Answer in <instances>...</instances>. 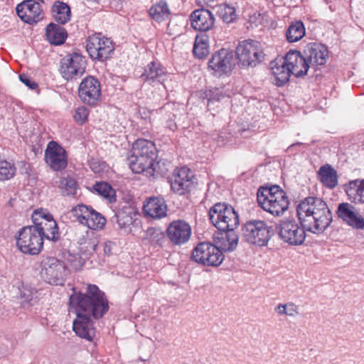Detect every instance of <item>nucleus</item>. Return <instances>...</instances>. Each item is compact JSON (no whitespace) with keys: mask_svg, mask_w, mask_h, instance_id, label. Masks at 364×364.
<instances>
[{"mask_svg":"<svg viewBox=\"0 0 364 364\" xmlns=\"http://www.w3.org/2000/svg\"><path fill=\"white\" fill-rule=\"evenodd\" d=\"M70 304L75 308L77 317L73 321L75 333L89 341L95 336L94 322L109 311V302L105 294L95 284H89L85 294L78 293L70 296Z\"/></svg>","mask_w":364,"mask_h":364,"instance_id":"f257e3e1","label":"nucleus"},{"mask_svg":"<svg viewBox=\"0 0 364 364\" xmlns=\"http://www.w3.org/2000/svg\"><path fill=\"white\" fill-rule=\"evenodd\" d=\"M296 218L300 225L313 234L323 233L333 221L331 210L323 198L307 196L299 201L296 207Z\"/></svg>","mask_w":364,"mask_h":364,"instance_id":"f03ea898","label":"nucleus"},{"mask_svg":"<svg viewBox=\"0 0 364 364\" xmlns=\"http://www.w3.org/2000/svg\"><path fill=\"white\" fill-rule=\"evenodd\" d=\"M157 159L155 144L149 140L137 139L132 146V154L129 158V167L136 173H152L154 161Z\"/></svg>","mask_w":364,"mask_h":364,"instance_id":"7ed1b4c3","label":"nucleus"},{"mask_svg":"<svg viewBox=\"0 0 364 364\" xmlns=\"http://www.w3.org/2000/svg\"><path fill=\"white\" fill-rule=\"evenodd\" d=\"M211 223L218 230L236 228L240 224L239 215L235 208L227 203H217L208 212Z\"/></svg>","mask_w":364,"mask_h":364,"instance_id":"20e7f679","label":"nucleus"},{"mask_svg":"<svg viewBox=\"0 0 364 364\" xmlns=\"http://www.w3.org/2000/svg\"><path fill=\"white\" fill-rule=\"evenodd\" d=\"M41 229L33 225L21 228L15 236L16 245L21 252L24 254L38 255L43 249V237Z\"/></svg>","mask_w":364,"mask_h":364,"instance_id":"39448f33","label":"nucleus"},{"mask_svg":"<svg viewBox=\"0 0 364 364\" xmlns=\"http://www.w3.org/2000/svg\"><path fill=\"white\" fill-rule=\"evenodd\" d=\"M279 237L291 246H299L304 244L308 228L297 223L294 218H285L279 221L276 226Z\"/></svg>","mask_w":364,"mask_h":364,"instance_id":"423d86ee","label":"nucleus"},{"mask_svg":"<svg viewBox=\"0 0 364 364\" xmlns=\"http://www.w3.org/2000/svg\"><path fill=\"white\" fill-rule=\"evenodd\" d=\"M237 64L234 51L221 48L211 55L208 62V69L214 76H229Z\"/></svg>","mask_w":364,"mask_h":364,"instance_id":"0eeeda50","label":"nucleus"},{"mask_svg":"<svg viewBox=\"0 0 364 364\" xmlns=\"http://www.w3.org/2000/svg\"><path fill=\"white\" fill-rule=\"evenodd\" d=\"M234 53L237 64L242 68L256 66L264 60V56L260 43L251 39L240 42Z\"/></svg>","mask_w":364,"mask_h":364,"instance_id":"6e6552de","label":"nucleus"},{"mask_svg":"<svg viewBox=\"0 0 364 364\" xmlns=\"http://www.w3.org/2000/svg\"><path fill=\"white\" fill-rule=\"evenodd\" d=\"M40 267L41 277L50 284L63 285L69 274L64 261L55 257H43Z\"/></svg>","mask_w":364,"mask_h":364,"instance_id":"1a4fd4ad","label":"nucleus"},{"mask_svg":"<svg viewBox=\"0 0 364 364\" xmlns=\"http://www.w3.org/2000/svg\"><path fill=\"white\" fill-rule=\"evenodd\" d=\"M242 238L250 244L259 247L267 245L271 238V227L262 220H252L242 226Z\"/></svg>","mask_w":364,"mask_h":364,"instance_id":"9d476101","label":"nucleus"},{"mask_svg":"<svg viewBox=\"0 0 364 364\" xmlns=\"http://www.w3.org/2000/svg\"><path fill=\"white\" fill-rule=\"evenodd\" d=\"M193 261L211 267H218L224 259V255L218 246L209 242H199L192 250Z\"/></svg>","mask_w":364,"mask_h":364,"instance_id":"9b49d317","label":"nucleus"},{"mask_svg":"<svg viewBox=\"0 0 364 364\" xmlns=\"http://www.w3.org/2000/svg\"><path fill=\"white\" fill-rule=\"evenodd\" d=\"M86 42V50L93 60L104 62L112 57L114 48L109 38L96 33L89 36Z\"/></svg>","mask_w":364,"mask_h":364,"instance_id":"f8f14e48","label":"nucleus"},{"mask_svg":"<svg viewBox=\"0 0 364 364\" xmlns=\"http://www.w3.org/2000/svg\"><path fill=\"white\" fill-rule=\"evenodd\" d=\"M86 65L85 58L80 53H69L60 60V73L66 80H75L85 73Z\"/></svg>","mask_w":364,"mask_h":364,"instance_id":"ddd939ff","label":"nucleus"},{"mask_svg":"<svg viewBox=\"0 0 364 364\" xmlns=\"http://www.w3.org/2000/svg\"><path fill=\"white\" fill-rule=\"evenodd\" d=\"M16 11L21 20L29 25L36 24L44 18L43 9L36 0H23L17 4Z\"/></svg>","mask_w":364,"mask_h":364,"instance_id":"4468645a","label":"nucleus"},{"mask_svg":"<svg viewBox=\"0 0 364 364\" xmlns=\"http://www.w3.org/2000/svg\"><path fill=\"white\" fill-rule=\"evenodd\" d=\"M78 95L82 102L90 106H95L101 97V85L93 76H87L80 82Z\"/></svg>","mask_w":364,"mask_h":364,"instance_id":"2eb2a0df","label":"nucleus"},{"mask_svg":"<svg viewBox=\"0 0 364 364\" xmlns=\"http://www.w3.org/2000/svg\"><path fill=\"white\" fill-rule=\"evenodd\" d=\"M336 214L338 219L353 229H364V217L353 204L347 202L339 203Z\"/></svg>","mask_w":364,"mask_h":364,"instance_id":"dca6fc26","label":"nucleus"},{"mask_svg":"<svg viewBox=\"0 0 364 364\" xmlns=\"http://www.w3.org/2000/svg\"><path fill=\"white\" fill-rule=\"evenodd\" d=\"M166 235L170 242L175 246H181L188 242L191 236V228L184 220H174L166 230Z\"/></svg>","mask_w":364,"mask_h":364,"instance_id":"f3484780","label":"nucleus"},{"mask_svg":"<svg viewBox=\"0 0 364 364\" xmlns=\"http://www.w3.org/2000/svg\"><path fill=\"white\" fill-rule=\"evenodd\" d=\"M282 60L290 68V70L293 71V75L296 78H304L307 75L309 65L301 50L289 49L284 55L280 57L279 61Z\"/></svg>","mask_w":364,"mask_h":364,"instance_id":"a211bd4d","label":"nucleus"},{"mask_svg":"<svg viewBox=\"0 0 364 364\" xmlns=\"http://www.w3.org/2000/svg\"><path fill=\"white\" fill-rule=\"evenodd\" d=\"M306 63L311 67L324 65L328 58V49L327 46L318 42L306 43L301 49Z\"/></svg>","mask_w":364,"mask_h":364,"instance_id":"6ab92c4d","label":"nucleus"},{"mask_svg":"<svg viewBox=\"0 0 364 364\" xmlns=\"http://www.w3.org/2000/svg\"><path fill=\"white\" fill-rule=\"evenodd\" d=\"M45 159L50 168L55 171L65 169L68 165L65 150L55 141L48 143L45 151Z\"/></svg>","mask_w":364,"mask_h":364,"instance_id":"aec40b11","label":"nucleus"},{"mask_svg":"<svg viewBox=\"0 0 364 364\" xmlns=\"http://www.w3.org/2000/svg\"><path fill=\"white\" fill-rule=\"evenodd\" d=\"M194 176L190 169L182 167L169 180L172 191L180 196L191 191L193 185Z\"/></svg>","mask_w":364,"mask_h":364,"instance_id":"412c9836","label":"nucleus"},{"mask_svg":"<svg viewBox=\"0 0 364 364\" xmlns=\"http://www.w3.org/2000/svg\"><path fill=\"white\" fill-rule=\"evenodd\" d=\"M190 21L193 29L199 31L200 33H205L213 28L215 18L209 10L200 9L191 13Z\"/></svg>","mask_w":364,"mask_h":364,"instance_id":"4be33fe9","label":"nucleus"},{"mask_svg":"<svg viewBox=\"0 0 364 364\" xmlns=\"http://www.w3.org/2000/svg\"><path fill=\"white\" fill-rule=\"evenodd\" d=\"M141 78L149 85L162 83L166 80V72L160 63L152 61L145 67Z\"/></svg>","mask_w":364,"mask_h":364,"instance_id":"5701e85b","label":"nucleus"},{"mask_svg":"<svg viewBox=\"0 0 364 364\" xmlns=\"http://www.w3.org/2000/svg\"><path fill=\"white\" fill-rule=\"evenodd\" d=\"M79 232H76V240L80 246V251L87 256L93 255L97 251L100 240L97 234L93 231H85V235L82 234L77 236Z\"/></svg>","mask_w":364,"mask_h":364,"instance_id":"b1692460","label":"nucleus"},{"mask_svg":"<svg viewBox=\"0 0 364 364\" xmlns=\"http://www.w3.org/2000/svg\"><path fill=\"white\" fill-rule=\"evenodd\" d=\"M143 210L151 218L159 219L166 215L167 206L163 198L151 197L144 205Z\"/></svg>","mask_w":364,"mask_h":364,"instance_id":"393cba45","label":"nucleus"},{"mask_svg":"<svg viewBox=\"0 0 364 364\" xmlns=\"http://www.w3.org/2000/svg\"><path fill=\"white\" fill-rule=\"evenodd\" d=\"M348 198L353 202L364 203V179L357 178L349 181L343 186Z\"/></svg>","mask_w":364,"mask_h":364,"instance_id":"a878e982","label":"nucleus"},{"mask_svg":"<svg viewBox=\"0 0 364 364\" xmlns=\"http://www.w3.org/2000/svg\"><path fill=\"white\" fill-rule=\"evenodd\" d=\"M317 177L319 181L326 188L333 189L338 186V174L336 169L328 164L321 166L318 172Z\"/></svg>","mask_w":364,"mask_h":364,"instance_id":"bb28decb","label":"nucleus"},{"mask_svg":"<svg viewBox=\"0 0 364 364\" xmlns=\"http://www.w3.org/2000/svg\"><path fill=\"white\" fill-rule=\"evenodd\" d=\"M235 228H229L228 230H219L220 236L217 238L219 240L220 249L225 252H232L235 250L237 246L239 237L235 232Z\"/></svg>","mask_w":364,"mask_h":364,"instance_id":"cd10ccee","label":"nucleus"},{"mask_svg":"<svg viewBox=\"0 0 364 364\" xmlns=\"http://www.w3.org/2000/svg\"><path fill=\"white\" fill-rule=\"evenodd\" d=\"M46 36L48 42L52 45H61L64 43L68 33L65 28L55 23H50L46 28Z\"/></svg>","mask_w":364,"mask_h":364,"instance_id":"c85d7f7f","label":"nucleus"},{"mask_svg":"<svg viewBox=\"0 0 364 364\" xmlns=\"http://www.w3.org/2000/svg\"><path fill=\"white\" fill-rule=\"evenodd\" d=\"M51 13L53 19L58 23L64 25L67 23L71 18V9L70 6L61 1H55L52 7Z\"/></svg>","mask_w":364,"mask_h":364,"instance_id":"c756f323","label":"nucleus"},{"mask_svg":"<svg viewBox=\"0 0 364 364\" xmlns=\"http://www.w3.org/2000/svg\"><path fill=\"white\" fill-rule=\"evenodd\" d=\"M33 226L42 230L43 234H41V236L43 237V240L47 239L56 242L60 239V233L55 220H50L48 222L35 221Z\"/></svg>","mask_w":364,"mask_h":364,"instance_id":"7c9ffc66","label":"nucleus"},{"mask_svg":"<svg viewBox=\"0 0 364 364\" xmlns=\"http://www.w3.org/2000/svg\"><path fill=\"white\" fill-rule=\"evenodd\" d=\"M279 60V55L274 58V80L277 86L282 87L289 81L290 77L293 75V71L284 65L283 60Z\"/></svg>","mask_w":364,"mask_h":364,"instance_id":"2f4dec72","label":"nucleus"},{"mask_svg":"<svg viewBox=\"0 0 364 364\" xmlns=\"http://www.w3.org/2000/svg\"><path fill=\"white\" fill-rule=\"evenodd\" d=\"M257 200L259 205L264 210L273 214V200L269 198V196L273 197V185L269 184L265 187H259L257 191Z\"/></svg>","mask_w":364,"mask_h":364,"instance_id":"473e14b6","label":"nucleus"},{"mask_svg":"<svg viewBox=\"0 0 364 364\" xmlns=\"http://www.w3.org/2000/svg\"><path fill=\"white\" fill-rule=\"evenodd\" d=\"M150 17L156 22L168 20L171 16V11L168 4L164 0L153 4L149 10Z\"/></svg>","mask_w":364,"mask_h":364,"instance_id":"72a5a7b5","label":"nucleus"},{"mask_svg":"<svg viewBox=\"0 0 364 364\" xmlns=\"http://www.w3.org/2000/svg\"><path fill=\"white\" fill-rule=\"evenodd\" d=\"M208 36L205 33H200L196 36L193 53L196 58L203 59L209 53Z\"/></svg>","mask_w":364,"mask_h":364,"instance_id":"f704fd0d","label":"nucleus"},{"mask_svg":"<svg viewBox=\"0 0 364 364\" xmlns=\"http://www.w3.org/2000/svg\"><path fill=\"white\" fill-rule=\"evenodd\" d=\"M289 200L286 192L274 184V216L283 214L289 208Z\"/></svg>","mask_w":364,"mask_h":364,"instance_id":"c9c22d12","label":"nucleus"},{"mask_svg":"<svg viewBox=\"0 0 364 364\" xmlns=\"http://www.w3.org/2000/svg\"><path fill=\"white\" fill-rule=\"evenodd\" d=\"M305 34L306 28L301 20L291 22L285 32L287 41L289 43L300 41Z\"/></svg>","mask_w":364,"mask_h":364,"instance_id":"e433bc0d","label":"nucleus"},{"mask_svg":"<svg viewBox=\"0 0 364 364\" xmlns=\"http://www.w3.org/2000/svg\"><path fill=\"white\" fill-rule=\"evenodd\" d=\"M136 213L131 206L126 205L115 214L117 223L120 228H129L134 221Z\"/></svg>","mask_w":364,"mask_h":364,"instance_id":"4c0bfd02","label":"nucleus"},{"mask_svg":"<svg viewBox=\"0 0 364 364\" xmlns=\"http://www.w3.org/2000/svg\"><path fill=\"white\" fill-rule=\"evenodd\" d=\"M92 189L109 203H112L116 201V191L109 183L105 181L96 182Z\"/></svg>","mask_w":364,"mask_h":364,"instance_id":"58836bf2","label":"nucleus"},{"mask_svg":"<svg viewBox=\"0 0 364 364\" xmlns=\"http://www.w3.org/2000/svg\"><path fill=\"white\" fill-rule=\"evenodd\" d=\"M92 215L89 214V217L85 221L84 226H86L92 230H98L104 228L106 223V219L100 213L92 208Z\"/></svg>","mask_w":364,"mask_h":364,"instance_id":"ea45409f","label":"nucleus"},{"mask_svg":"<svg viewBox=\"0 0 364 364\" xmlns=\"http://www.w3.org/2000/svg\"><path fill=\"white\" fill-rule=\"evenodd\" d=\"M77 183L69 176L60 178L59 188L63 196H74L77 193Z\"/></svg>","mask_w":364,"mask_h":364,"instance_id":"a19ab883","label":"nucleus"},{"mask_svg":"<svg viewBox=\"0 0 364 364\" xmlns=\"http://www.w3.org/2000/svg\"><path fill=\"white\" fill-rule=\"evenodd\" d=\"M166 235L159 228H149L146 231V239L152 245L161 247L166 241Z\"/></svg>","mask_w":364,"mask_h":364,"instance_id":"79ce46f5","label":"nucleus"},{"mask_svg":"<svg viewBox=\"0 0 364 364\" xmlns=\"http://www.w3.org/2000/svg\"><path fill=\"white\" fill-rule=\"evenodd\" d=\"M216 13L225 23H231L236 18L235 9L227 4H222L216 6Z\"/></svg>","mask_w":364,"mask_h":364,"instance_id":"37998d69","label":"nucleus"},{"mask_svg":"<svg viewBox=\"0 0 364 364\" xmlns=\"http://www.w3.org/2000/svg\"><path fill=\"white\" fill-rule=\"evenodd\" d=\"M92 207L87 206L84 204H78L73 207L71 210V213L76 218V220L81 224L84 225L85 221L89 217V214L92 215Z\"/></svg>","mask_w":364,"mask_h":364,"instance_id":"c03bdc74","label":"nucleus"},{"mask_svg":"<svg viewBox=\"0 0 364 364\" xmlns=\"http://www.w3.org/2000/svg\"><path fill=\"white\" fill-rule=\"evenodd\" d=\"M14 164L6 161L0 160V181L9 180L16 173Z\"/></svg>","mask_w":364,"mask_h":364,"instance_id":"a18cd8bd","label":"nucleus"},{"mask_svg":"<svg viewBox=\"0 0 364 364\" xmlns=\"http://www.w3.org/2000/svg\"><path fill=\"white\" fill-rule=\"evenodd\" d=\"M201 97L208 100V105H209L210 102H220L225 95L220 88L212 87L204 91Z\"/></svg>","mask_w":364,"mask_h":364,"instance_id":"49530a36","label":"nucleus"},{"mask_svg":"<svg viewBox=\"0 0 364 364\" xmlns=\"http://www.w3.org/2000/svg\"><path fill=\"white\" fill-rule=\"evenodd\" d=\"M169 163H166L161 160L154 162V166H152L154 170L152 173H148L147 176H164L168 171V166Z\"/></svg>","mask_w":364,"mask_h":364,"instance_id":"de8ad7c7","label":"nucleus"},{"mask_svg":"<svg viewBox=\"0 0 364 364\" xmlns=\"http://www.w3.org/2000/svg\"><path fill=\"white\" fill-rule=\"evenodd\" d=\"M270 18V16L267 11H259L250 16V21L251 23L255 24V26L259 24L266 26L269 23Z\"/></svg>","mask_w":364,"mask_h":364,"instance_id":"09e8293b","label":"nucleus"},{"mask_svg":"<svg viewBox=\"0 0 364 364\" xmlns=\"http://www.w3.org/2000/svg\"><path fill=\"white\" fill-rule=\"evenodd\" d=\"M279 314H286L290 316H294L297 312V306L294 303H287L286 304H279L274 309Z\"/></svg>","mask_w":364,"mask_h":364,"instance_id":"8fccbe9b","label":"nucleus"},{"mask_svg":"<svg viewBox=\"0 0 364 364\" xmlns=\"http://www.w3.org/2000/svg\"><path fill=\"white\" fill-rule=\"evenodd\" d=\"M31 219L33 223H35V221L48 222L50 220H55L52 214L43 209L36 210L32 214Z\"/></svg>","mask_w":364,"mask_h":364,"instance_id":"3c124183","label":"nucleus"},{"mask_svg":"<svg viewBox=\"0 0 364 364\" xmlns=\"http://www.w3.org/2000/svg\"><path fill=\"white\" fill-rule=\"evenodd\" d=\"M88 115V109L85 106H80L75 110L73 117L77 123L82 124L87 120Z\"/></svg>","mask_w":364,"mask_h":364,"instance_id":"603ef678","label":"nucleus"},{"mask_svg":"<svg viewBox=\"0 0 364 364\" xmlns=\"http://www.w3.org/2000/svg\"><path fill=\"white\" fill-rule=\"evenodd\" d=\"M36 294V291L31 289L23 287L21 290V298L23 299V301L28 303L30 305H33V301L34 299V296Z\"/></svg>","mask_w":364,"mask_h":364,"instance_id":"864d4df0","label":"nucleus"},{"mask_svg":"<svg viewBox=\"0 0 364 364\" xmlns=\"http://www.w3.org/2000/svg\"><path fill=\"white\" fill-rule=\"evenodd\" d=\"M89 165L91 170L96 173H101L106 168L105 162L97 159H92L89 162Z\"/></svg>","mask_w":364,"mask_h":364,"instance_id":"5fc2aeb1","label":"nucleus"},{"mask_svg":"<svg viewBox=\"0 0 364 364\" xmlns=\"http://www.w3.org/2000/svg\"><path fill=\"white\" fill-rule=\"evenodd\" d=\"M20 80L26 85L31 90H36L38 88V84L33 81L28 75L21 74L19 75Z\"/></svg>","mask_w":364,"mask_h":364,"instance_id":"6e6d98bb","label":"nucleus"},{"mask_svg":"<svg viewBox=\"0 0 364 364\" xmlns=\"http://www.w3.org/2000/svg\"><path fill=\"white\" fill-rule=\"evenodd\" d=\"M304 146V144L301 143V142H296V143L292 144L291 145H290L288 147L287 151L291 152V153L294 151H297L299 150V148H300L301 146Z\"/></svg>","mask_w":364,"mask_h":364,"instance_id":"4d7b16f0","label":"nucleus"},{"mask_svg":"<svg viewBox=\"0 0 364 364\" xmlns=\"http://www.w3.org/2000/svg\"><path fill=\"white\" fill-rule=\"evenodd\" d=\"M112 242L110 241H107L104 243V252L107 255H109L112 254Z\"/></svg>","mask_w":364,"mask_h":364,"instance_id":"13d9d810","label":"nucleus"},{"mask_svg":"<svg viewBox=\"0 0 364 364\" xmlns=\"http://www.w3.org/2000/svg\"><path fill=\"white\" fill-rule=\"evenodd\" d=\"M166 127L173 132L177 129V125L173 120L169 119L166 122Z\"/></svg>","mask_w":364,"mask_h":364,"instance_id":"bf43d9fd","label":"nucleus"},{"mask_svg":"<svg viewBox=\"0 0 364 364\" xmlns=\"http://www.w3.org/2000/svg\"><path fill=\"white\" fill-rule=\"evenodd\" d=\"M269 70L271 71L272 74H273V60L269 62Z\"/></svg>","mask_w":364,"mask_h":364,"instance_id":"052dcab7","label":"nucleus"},{"mask_svg":"<svg viewBox=\"0 0 364 364\" xmlns=\"http://www.w3.org/2000/svg\"><path fill=\"white\" fill-rule=\"evenodd\" d=\"M82 266L81 263H80V261H78V264H74V268L75 269H78L80 268V267Z\"/></svg>","mask_w":364,"mask_h":364,"instance_id":"680f3d73","label":"nucleus"},{"mask_svg":"<svg viewBox=\"0 0 364 364\" xmlns=\"http://www.w3.org/2000/svg\"><path fill=\"white\" fill-rule=\"evenodd\" d=\"M40 4L42 3V4H45V1L44 0H38Z\"/></svg>","mask_w":364,"mask_h":364,"instance_id":"e2e57ef3","label":"nucleus"},{"mask_svg":"<svg viewBox=\"0 0 364 364\" xmlns=\"http://www.w3.org/2000/svg\"><path fill=\"white\" fill-rule=\"evenodd\" d=\"M6 350H5L4 352L1 353V356H4V355H6Z\"/></svg>","mask_w":364,"mask_h":364,"instance_id":"0e129e2a","label":"nucleus"},{"mask_svg":"<svg viewBox=\"0 0 364 364\" xmlns=\"http://www.w3.org/2000/svg\"><path fill=\"white\" fill-rule=\"evenodd\" d=\"M76 230H77V232H79L80 231V228H77Z\"/></svg>","mask_w":364,"mask_h":364,"instance_id":"69168bd1","label":"nucleus"}]
</instances>
